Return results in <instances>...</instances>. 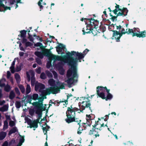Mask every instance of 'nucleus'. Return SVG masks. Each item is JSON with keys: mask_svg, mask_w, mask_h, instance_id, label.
<instances>
[{"mask_svg": "<svg viewBox=\"0 0 146 146\" xmlns=\"http://www.w3.org/2000/svg\"><path fill=\"white\" fill-rule=\"evenodd\" d=\"M88 100L86 101H82L81 104L80 103H78L80 108H78L76 107L73 108L72 105L70 107H68L67 108V110L66 112L67 118L65 120L68 123H70L74 122H76L78 123V124L79 125V127H80V129H83L82 128V125H80V123L81 121V120H78L77 119L75 118V112L78 111L80 110V112L83 113V111L86 108H89V109L92 112V110L90 107L91 104L90 100H89L88 98H86Z\"/></svg>", "mask_w": 146, "mask_h": 146, "instance_id": "nucleus-1", "label": "nucleus"}, {"mask_svg": "<svg viewBox=\"0 0 146 146\" xmlns=\"http://www.w3.org/2000/svg\"><path fill=\"white\" fill-rule=\"evenodd\" d=\"M67 55L68 56V64L71 65L72 67L73 65H75L77 63L78 60L81 62V60L84 58V54L81 53L76 52L75 51H71V52H68L66 53Z\"/></svg>", "mask_w": 146, "mask_h": 146, "instance_id": "nucleus-2", "label": "nucleus"}, {"mask_svg": "<svg viewBox=\"0 0 146 146\" xmlns=\"http://www.w3.org/2000/svg\"><path fill=\"white\" fill-rule=\"evenodd\" d=\"M47 52H45L46 56L52 59L54 61L56 60L62 61L65 63H68V57L69 58V56L68 55L64 56H56L51 53L50 49L47 50Z\"/></svg>", "mask_w": 146, "mask_h": 146, "instance_id": "nucleus-3", "label": "nucleus"}, {"mask_svg": "<svg viewBox=\"0 0 146 146\" xmlns=\"http://www.w3.org/2000/svg\"><path fill=\"white\" fill-rule=\"evenodd\" d=\"M124 27H123L120 31H112L113 33L112 38L113 39L116 40V41L117 42H120V38L123 35L127 34V29H126V31H125Z\"/></svg>", "mask_w": 146, "mask_h": 146, "instance_id": "nucleus-4", "label": "nucleus"}, {"mask_svg": "<svg viewBox=\"0 0 146 146\" xmlns=\"http://www.w3.org/2000/svg\"><path fill=\"white\" fill-rule=\"evenodd\" d=\"M65 84L64 83H61V84L60 85L59 87L56 86V88L55 87H51L49 88L46 89L45 91L46 94H50L51 93L53 94H56L60 91V89H65Z\"/></svg>", "mask_w": 146, "mask_h": 146, "instance_id": "nucleus-5", "label": "nucleus"}, {"mask_svg": "<svg viewBox=\"0 0 146 146\" xmlns=\"http://www.w3.org/2000/svg\"><path fill=\"white\" fill-rule=\"evenodd\" d=\"M43 100V99L40 98L39 99V102H34L32 104L35 108V109L37 110L42 112L46 110V107L43 106L42 102Z\"/></svg>", "mask_w": 146, "mask_h": 146, "instance_id": "nucleus-6", "label": "nucleus"}, {"mask_svg": "<svg viewBox=\"0 0 146 146\" xmlns=\"http://www.w3.org/2000/svg\"><path fill=\"white\" fill-rule=\"evenodd\" d=\"M127 34H129L131 33H132V36H136L137 37H144L146 36V32L145 31L141 32L140 33L138 34L136 33H135L133 29H129L128 31H127Z\"/></svg>", "mask_w": 146, "mask_h": 146, "instance_id": "nucleus-7", "label": "nucleus"}, {"mask_svg": "<svg viewBox=\"0 0 146 146\" xmlns=\"http://www.w3.org/2000/svg\"><path fill=\"white\" fill-rule=\"evenodd\" d=\"M84 19L88 21V23H87V25L89 26L91 28H96L99 24V21L97 20H95L94 18H85Z\"/></svg>", "mask_w": 146, "mask_h": 146, "instance_id": "nucleus-8", "label": "nucleus"}, {"mask_svg": "<svg viewBox=\"0 0 146 146\" xmlns=\"http://www.w3.org/2000/svg\"><path fill=\"white\" fill-rule=\"evenodd\" d=\"M78 77V75L77 73V70L76 68H74L73 69V74L71 77L67 78L68 79L65 81V82H67L69 85H71L74 82V78Z\"/></svg>", "mask_w": 146, "mask_h": 146, "instance_id": "nucleus-9", "label": "nucleus"}, {"mask_svg": "<svg viewBox=\"0 0 146 146\" xmlns=\"http://www.w3.org/2000/svg\"><path fill=\"white\" fill-rule=\"evenodd\" d=\"M104 87L102 86H98L96 88L97 94L101 98L103 99H106L105 94L104 92H100V91L103 92L106 90L105 89L103 88Z\"/></svg>", "mask_w": 146, "mask_h": 146, "instance_id": "nucleus-10", "label": "nucleus"}, {"mask_svg": "<svg viewBox=\"0 0 146 146\" xmlns=\"http://www.w3.org/2000/svg\"><path fill=\"white\" fill-rule=\"evenodd\" d=\"M124 23V21H123L122 22V23L121 24H112L109 27V29H110L111 28L110 27H113L114 28L113 30H111V31L112 32L113 31H120L121 29L123 28V27H125V25H122V23Z\"/></svg>", "mask_w": 146, "mask_h": 146, "instance_id": "nucleus-11", "label": "nucleus"}, {"mask_svg": "<svg viewBox=\"0 0 146 146\" xmlns=\"http://www.w3.org/2000/svg\"><path fill=\"white\" fill-rule=\"evenodd\" d=\"M25 120L27 122L28 125H30V127L31 128L32 127L37 128L38 127L37 123L35 121H32L31 119L28 117H25Z\"/></svg>", "mask_w": 146, "mask_h": 146, "instance_id": "nucleus-12", "label": "nucleus"}, {"mask_svg": "<svg viewBox=\"0 0 146 146\" xmlns=\"http://www.w3.org/2000/svg\"><path fill=\"white\" fill-rule=\"evenodd\" d=\"M96 125H96H92V129H90L89 132V134L90 135L94 134L95 133H96L94 135L95 138H96L97 137H99L100 136V135L99 134V132L98 131L99 130H96Z\"/></svg>", "mask_w": 146, "mask_h": 146, "instance_id": "nucleus-13", "label": "nucleus"}, {"mask_svg": "<svg viewBox=\"0 0 146 146\" xmlns=\"http://www.w3.org/2000/svg\"><path fill=\"white\" fill-rule=\"evenodd\" d=\"M45 88V85L40 83H36L35 86V90L36 91L38 90L40 92H42L44 90H42Z\"/></svg>", "mask_w": 146, "mask_h": 146, "instance_id": "nucleus-14", "label": "nucleus"}, {"mask_svg": "<svg viewBox=\"0 0 146 146\" xmlns=\"http://www.w3.org/2000/svg\"><path fill=\"white\" fill-rule=\"evenodd\" d=\"M44 49V50L42 51V52L40 51L35 52V54L40 58L42 59L44 57V56H46L45 54L46 52H47V50H49V49Z\"/></svg>", "mask_w": 146, "mask_h": 146, "instance_id": "nucleus-15", "label": "nucleus"}, {"mask_svg": "<svg viewBox=\"0 0 146 146\" xmlns=\"http://www.w3.org/2000/svg\"><path fill=\"white\" fill-rule=\"evenodd\" d=\"M58 46H56V48L57 52L58 53L61 52L63 49L65 48V46L61 43H59L58 42Z\"/></svg>", "mask_w": 146, "mask_h": 146, "instance_id": "nucleus-16", "label": "nucleus"}, {"mask_svg": "<svg viewBox=\"0 0 146 146\" xmlns=\"http://www.w3.org/2000/svg\"><path fill=\"white\" fill-rule=\"evenodd\" d=\"M104 89H105L106 92H107L106 97L105 100L106 101H107L108 100H110L111 99L113 98V96L112 94L110 93V90L108 89L106 87H105L104 88H103Z\"/></svg>", "mask_w": 146, "mask_h": 146, "instance_id": "nucleus-17", "label": "nucleus"}, {"mask_svg": "<svg viewBox=\"0 0 146 146\" xmlns=\"http://www.w3.org/2000/svg\"><path fill=\"white\" fill-rule=\"evenodd\" d=\"M87 25L86 27V28H84L82 30L83 32V34L84 35H85L86 33H90L91 32V28Z\"/></svg>", "mask_w": 146, "mask_h": 146, "instance_id": "nucleus-18", "label": "nucleus"}, {"mask_svg": "<svg viewBox=\"0 0 146 146\" xmlns=\"http://www.w3.org/2000/svg\"><path fill=\"white\" fill-rule=\"evenodd\" d=\"M96 128L97 130L101 131L102 129V127H105L104 123L101 124L100 123H98V121H95V123L94 125H96Z\"/></svg>", "mask_w": 146, "mask_h": 146, "instance_id": "nucleus-19", "label": "nucleus"}, {"mask_svg": "<svg viewBox=\"0 0 146 146\" xmlns=\"http://www.w3.org/2000/svg\"><path fill=\"white\" fill-rule=\"evenodd\" d=\"M71 67L72 68V70L69 69L67 71L66 74V77L67 78H69L71 77L72 75V74H73V69L74 68H76L74 65H73V66H72L71 65H70Z\"/></svg>", "mask_w": 146, "mask_h": 146, "instance_id": "nucleus-20", "label": "nucleus"}, {"mask_svg": "<svg viewBox=\"0 0 146 146\" xmlns=\"http://www.w3.org/2000/svg\"><path fill=\"white\" fill-rule=\"evenodd\" d=\"M86 119V123H82V127L84 128V130H85L86 129V127L87 126H89V127H90V126L91 125V123H90V121H91V123L92 122V120H91V121H90V120L88 119Z\"/></svg>", "mask_w": 146, "mask_h": 146, "instance_id": "nucleus-21", "label": "nucleus"}, {"mask_svg": "<svg viewBox=\"0 0 146 146\" xmlns=\"http://www.w3.org/2000/svg\"><path fill=\"white\" fill-rule=\"evenodd\" d=\"M68 95H67V99L66 100H65V99H62L63 100L62 101H59V103H58H58H61L64 102L66 105H67L68 104V100L69 98L70 97H72V95L70 94H68ZM57 105H58V104H57Z\"/></svg>", "mask_w": 146, "mask_h": 146, "instance_id": "nucleus-22", "label": "nucleus"}, {"mask_svg": "<svg viewBox=\"0 0 146 146\" xmlns=\"http://www.w3.org/2000/svg\"><path fill=\"white\" fill-rule=\"evenodd\" d=\"M98 27H96L95 28H92L91 29V32L93 35L94 36H95L97 35L98 33H100V32L97 31Z\"/></svg>", "mask_w": 146, "mask_h": 146, "instance_id": "nucleus-23", "label": "nucleus"}, {"mask_svg": "<svg viewBox=\"0 0 146 146\" xmlns=\"http://www.w3.org/2000/svg\"><path fill=\"white\" fill-rule=\"evenodd\" d=\"M27 31L23 30L20 31L21 34L18 35L19 36H20L22 38H25Z\"/></svg>", "mask_w": 146, "mask_h": 146, "instance_id": "nucleus-24", "label": "nucleus"}, {"mask_svg": "<svg viewBox=\"0 0 146 146\" xmlns=\"http://www.w3.org/2000/svg\"><path fill=\"white\" fill-rule=\"evenodd\" d=\"M15 59H14L13 62L12 63L11 66L10 68V69H11V72L12 73H14L15 72L14 66L15 65Z\"/></svg>", "mask_w": 146, "mask_h": 146, "instance_id": "nucleus-25", "label": "nucleus"}, {"mask_svg": "<svg viewBox=\"0 0 146 146\" xmlns=\"http://www.w3.org/2000/svg\"><path fill=\"white\" fill-rule=\"evenodd\" d=\"M15 77L17 83H19L21 81V78L19 75L17 73H15Z\"/></svg>", "mask_w": 146, "mask_h": 146, "instance_id": "nucleus-26", "label": "nucleus"}, {"mask_svg": "<svg viewBox=\"0 0 146 146\" xmlns=\"http://www.w3.org/2000/svg\"><path fill=\"white\" fill-rule=\"evenodd\" d=\"M49 84L51 86H55V81L53 79H50L48 81Z\"/></svg>", "mask_w": 146, "mask_h": 146, "instance_id": "nucleus-27", "label": "nucleus"}, {"mask_svg": "<svg viewBox=\"0 0 146 146\" xmlns=\"http://www.w3.org/2000/svg\"><path fill=\"white\" fill-rule=\"evenodd\" d=\"M95 117V115L93 114H91L88 115L87 114L86 115V119L90 120V121H91V120H92L94 119Z\"/></svg>", "mask_w": 146, "mask_h": 146, "instance_id": "nucleus-28", "label": "nucleus"}, {"mask_svg": "<svg viewBox=\"0 0 146 146\" xmlns=\"http://www.w3.org/2000/svg\"><path fill=\"white\" fill-rule=\"evenodd\" d=\"M17 131V127H15L11 129L9 131V135H11L13 133H14Z\"/></svg>", "mask_w": 146, "mask_h": 146, "instance_id": "nucleus-29", "label": "nucleus"}, {"mask_svg": "<svg viewBox=\"0 0 146 146\" xmlns=\"http://www.w3.org/2000/svg\"><path fill=\"white\" fill-rule=\"evenodd\" d=\"M34 46H35L40 47V48L41 50L44 49V47L43 45L40 42H38L36 43H35L34 44Z\"/></svg>", "mask_w": 146, "mask_h": 146, "instance_id": "nucleus-30", "label": "nucleus"}, {"mask_svg": "<svg viewBox=\"0 0 146 146\" xmlns=\"http://www.w3.org/2000/svg\"><path fill=\"white\" fill-rule=\"evenodd\" d=\"M6 81L5 78H2L0 80V87L1 88L4 87L5 86V84L4 82Z\"/></svg>", "mask_w": 146, "mask_h": 146, "instance_id": "nucleus-31", "label": "nucleus"}, {"mask_svg": "<svg viewBox=\"0 0 146 146\" xmlns=\"http://www.w3.org/2000/svg\"><path fill=\"white\" fill-rule=\"evenodd\" d=\"M6 135V133L4 132H2L0 133V140L4 139Z\"/></svg>", "mask_w": 146, "mask_h": 146, "instance_id": "nucleus-32", "label": "nucleus"}, {"mask_svg": "<svg viewBox=\"0 0 146 146\" xmlns=\"http://www.w3.org/2000/svg\"><path fill=\"white\" fill-rule=\"evenodd\" d=\"M15 95L13 91H11L10 93L9 96V98L11 100H13L15 97Z\"/></svg>", "mask_w": 146, "mask_h": 146, "instance_id": "nucleus-33", "label": "nucleus"}, {"mask_svg": "<svg viewBox=\"0 0 146 146\" xmlns=\"http://www.w3.org/2000/svg\"><path fill=\"white\" fill-rule=\"evenodd\" d=\"M64 65L63 63L62 62H59L56 65V66L59 69H62L63 68V66Z\"/></svg>", "mask_w": 146, "mask_h": 146, "instance_id": "nucleus-34", "label": "nucleus"}, {"mask_svg": "<svg viewBox=\"0 0 146 146\" xmlns=\"http://www.w3.org/2000/svg\"><path fill=\"white\" fill-rule=\"evenodd\" d=\"M4 90L7 92H9L11 89V87L8 84H7L6 85H5V86L4 87Z\"/></svg>", "mask_w": 146, "mask_h": 146, "instance_id": "nucleus-35", "label": "nucleus"}, {"mask_svg": "<svg viewBox=\"0 0 146 146\" xmlns=\"http://www.w3.org/2000/svg\"><path fill=\"white\" fill-rule=\"evenodd\" d=\"M32 100H36L39 99L40 98H38V95L37 94H33V96H32Z\"/></svg>", "mask_w": 146, "mask_h": 146, "instance_id": "nucleus-36", "label": "nucleus"}, {"mask_svg": "<svg viewBox=\"0 0 146 146\" xmlns=\"http://www.w3.org/2000/svg\"><path fill=\"white\" fill-rule=\"evenodd\" d=\"M18 86L21 92L23 94L24 93L25 91V89L24 86L22 84H19V85Z\"/></svg>", "mask_w": 146, "mask_h": 146, "instance_id": "nucleus-37", "label": "nucleus"}, {"mask_svg": "<svg viewBox=\"0 0 146 146\" xmlns=\"http://www.w3.org/2000/svg\"><path fill=\"white\" fill-rule=\"evenodd\" d=\"M35 113L38 115V118L40 119L42 116V112L37 110H36Z\"/></svg>", "mask_w": 146, "mask_h": 146, "instance_id": "nucleus-38", "label": "nucleus"}, {"mask_svg": "<svg viewBox=\"0 0 146 146\" xmlns=\"http://www.w3.org/2000/svg\"><path fill=\"white\" fill-rule=\"evenodd\" d=\"M42 1L43 0H40L38 3V5L40 9V11H41L42 9H43L44 7L41 5V2H42Z\"/></svg>", "mask_w": 146, "mask_h": 146, "instance_id": "nucleus-39", "label": "nucleus"}, {"mask_svg": "<svg viewBox=\"0 0 146 146\" xmlns=\"http://www.w3.org/2000/svg\"><path fill=\"white\" fill-rule=\"evenodd\" d=\"M27 102L29 104H32L33 103H32L31 102L32 100V96L30 95H27Z\"/></svg>", "mask_w": 146, "mask_h": 146, "instance_id": "nucleus-40", "label": "nucleus"}, {"mask_svg": "<svg viewBox=\"0 0 146 146\" xmlns=\"http://www.w3.org/2000/svg\"><path fill=\"white\" fill-rule=\"evenodd\" d=\"M31 91V88L30 86L27 84V85L26 90V93L27 94H28Z\"/></svg>", "mask_w": 146, "mask_h": 146, "instance_id": "nucleus-41", "label": "nucleus"}, {"mask_svg": "<svg viewBox=\"0 0 146 146\" xmlns=\"http://www.w3.org/2000/svg\"><path fill=\"white\" fill-rule=\"evenodd\" d=\"M35 80V78L34 77V75L33 74L32 75L31 77V86H33L34 84Z\"/></svg>", "mask_w": 146, "mask_h": 146, "instance_id": "nucleus-42", "label": "nucleus"}, {"mask_svg": "<svg viewBox=\"0 0 146 146\" xmlns=\"http://www.w3.org/2000/svg\"><path fill=\"white\" fill-rule=\"evenodd\" d=\"M20 136L21 137V138L19 139V144H21V145H22L23 143H24L25 141L24 136H22L21 135H20Z\"/></svg>", "mask_w": 146, "mask_h": 146, "instance_id": "nucleus-43", "label": "nucleus"}, {"mask_svg": "<svg viewBox=\"0 0 146 146\" xmlns=\"http://www.w3.org/2000/svg\"><path fill=\"white\" fill-rule=\"evenodd\" d=\"M15 107L17 108H19L21 107V103L20 101H17L15 103Z\"/></svg>", "mask_w": 146, "mask_h": 146, "instance_id": "nucleus-44", "label": "nucleus"}, {"mask_svg": "<svg viewBox=\"0 0 146 146\" xmlns=\"http://www.w3.org/2000/svg\"><path fill=\"white\" fill-rule=\"evenodd\" d=\"M42 129L44 133V134L46 135V140H47L48 138V136L47 135V131H48V130L47 129L46 127H43Z\"/></svg>", "mask_w": 146, "mask_h": 146, "instance_id": "nucleus-45", "label": "nucleus"}, {"mask_svg": "<svg viewBox=\"0 0 146 146\" xmlns=\"http://www.w3.org/2000/svg\"><path fill=\"white\" fill-rule=\"evenodd\" d=\"M7 107L5 105L0 108V110L1 111L3 112L7 110Z\"/></svg>", "mask_w": 146, "mask_h": 146, "instance_id": "nucleus-46", "label": "nucleus"}, {"mask_svg": "<svg viewBox=\"0 0 146 146\" xmlns=\"http://www.w3.org/2000/svg\"><path fill=\"white\" fill-rule=\"evenodd\" d=\"M110 17H111L110 19H111V20L112 21H114L115 19H117L118 16H117V15L116 16H113L111 14V13H110Z\"/></svg>", "mask_w": 146, "mask_h": 146, "instance_id": "nucleus-47", "label": "nucleus"}, {"mask_svg": "<svg viewBox=\"0 0 146 146\" xmlns=\"http://www.w3.org/2000/svg\"><path fill=\"white\" fill-rule=\"evenodd\" d=\"M40 77L41 79H45L46 78V77L45 74L44 72H42L40 74Z\"/></svg>", "mask_w": 146, "mask_h": 146, "instance_id": "nucleus-48", "label": "nucleus"}, {"mask_svg": "<svg viewBox=\"0 0 146 146\" xmlns=\"http://www.w3.org/2000/svg\"><path fill=\"white\" fill-rule=\"evenodd\" d=\"M8 127V123L7 120H5L4 122L3 128L7 129Z\"/></svg>", "mask_w": 146, "mask_h": 146, "instance_id": "nucleus-49", "label": "nucleus"}, {"mask_svg": "<svg viewBox=\"0 0 146 146\" xmlns=\"http://www.w3.org/2000/svg\"><path fill=\"white\" fill-rule=\"evenodd\" d=\"M119 12L117 14V16H121L124 15V16H126L127 15V13H123V12Z\"/></svg>", "mask_w": 146, "mask_h": 146, "instance_id": "nucleus-50", "label": "nucleus"}, {"mask_svg": "<svg viewBox=\"0 0 146 146\" xmlns=\"http://www.w3.org/2000/svg\"><path fill=\"white\" fill-rule=\"evenodd\" d=\"M35 112V111L33 109H31L29 110V113L31 116L34 115Z\"/></svg>", "mask_w": 146, "mask_h": 146, "instance_id": "nucleus-51", "label": "nucleus"}, {"mask_svg": "<svg viewBox=\"0 0 146 146\" xmlns=\"http://www.w3.org/2000/svg\"><path fill=\"white\" fill-rule=\"evenodd\" d=\"M33 45V44L31 43V42H30L29 41H27L25 43V45L26 46V47H27L28 46H32Z\"/></svg>", "mask_w": 146, "mask_h": 146, "instance_id": "nucleus-52", "label": "nucleus"}, {"mask_svg": "<svg viewBox=\"0 0 146 146\" xmlns=\"http://www.w3.org/2000/svg\"><path fill=\"white\" fill-rule=\"evenodd\" d=\"M15 90L16 94L18 96L20 95V93L19 89L17 87H15Z\"/></svg>", "mask_w": 146, "mask_h": 146, "instance_id": "nucleus-53", "label": "nucleus"}, {"mask_svg": "<svg viewBox=\"0 0 146 146\" xmlns=\"http://www.w3.org/2000/svg\"><path fill=\"white\" fill-rule=\"evenodd\" d=\"M122 12L124 13L125 12L127 14L128 12V10L126 8L123 7L122 9Z\"/></svg>", "mask_w": 146, "mask_h": 146, "instance_id": "nucleus-54", "label": "nucleus"}, {"mask_svg": "<svg viewBox=\"0 0 146 146\" xmlns=\"http://www.w3.org/2000/svg\"><path fill=\"white\" fill-rule=\"evenodd\" d=\"M15 125L14 122L12 120H11L9 122V125L11 127H13Z\"/></svg>", "mask_w": 146, "mask_h": 146, "instance_id": "nucleus-55", "label": "nucleus"}, {"mask_svg": "<svg viewBox=\"0 0 146 146\" xmlns=\"http://www.w3.org/2000/svg\"><path fill=\"white\" fill-rule=\"evenodd\" d=\"M28 35H29V39L30 41L33 42L34 40V39L32 35L29 33H28Z\"/></svg>", "mask_w": 146, "mask_h": 146, "instance_id": "nucleus-56", "label": "nucleus"}, {"mask_svg": "<svg viewBox=\"0 0 146 146\" xmlns=\"http://www.w3.org/2000/svg\"><path fill=\"white\" fill-rule=\"evenodd\" d=\"M52 66L51 61L48 62L46 64V67L48 68H49Z\"/></svg>", "mask_w": 146, "mask_h": 146, "instance_id": "nucleus-57", "label": "nucleus"}, {"mask_svg": "<svg viewBox=\"0 0 146 146\" xmlns=\"http://www.w3.org/2000/svg\"><path fill=\"white\" fill-rule=\"evenodd\" d=\"M46 74L49 78H52L53 77L52 74L49 71H48L46 72Z\"/></svg>", "mask_w": 146, "mask_h": 146, "instance_id": "nucleus-58", "label": "nucleus"}, {"mask_svg": "<svg viewBox=\"0 0 146 146\" xmlns=\"http://www.w3.org/2000/svg\"><path fill=\"white\" fill-rule=\"evenodd\" d=\"M19 48L20 49V50H21L23 51H25V49L23 48V47L22 46V44L21 42H20L19 44Z\"/></svg>", "mask_w": 146, "mask_h": 146, "instance_id": "nucleus-59", "label": "nucleus"}, {"mask_svg": "<svg viewBox=\"0 0 146 146\" xmlns=\"http://www.w3.org/2000/svg\"><path fill=\"white\" fill-rule=\"evenodd\" d=\"M36 62L39 65L42 64V62L41 60L38 58H37L36 59Z\"/></svg>", "mask_w": 146, "mask_h": 146, "instance_id": "nucleus-60", "label": "nucleus"}, {"mask_svg": "<svg viewBox=\"0 0 146 146\" xmlns=\"http://www.w3.org/2000/svg\"><path fill=\"white\" fill-rule=\"evenodd\" d=\"M21 66H16V71L17 72H18L21 71Z\"/></svg>", "mask_w": 146, "mask_h": 146, "instance_id": "nucleus-61", "label": "nucleus"}, {"mask_svg": "<svg viewBox=\"0 0 146 146\" xmlns=\"http://www.w3.org/2000/svg\"><path fill=\"white\" fill-rule=\"evenodd\" d=\"M54 76V78L55 79H56L58 77V75L57 73L54 71L52 72Z\"/></svg>", "mask_w": 146, "mask_h": 146, "instance_id": "nucleus-62", "label": "nucleus"}, {"mask_svg": "<svg viewBox=\"0 0 146 146\" xmlns=\"http://www.w3.org/2000/svg\"><path fill=\"white\" fill-rule=\"evenodd\" d=\"M83 130V129H80V127H79L77 132V134L79 135H80L82 133L81 131H82Z\"/></svg>", "mask_w": 146, "mask_h": 146, "instance_id": "nucleus-63", "label": "nucleus"}, {"mask_svg": "<svg viewBox=\"0 0 146 146\" xmlns=\"http://www.w3.org/2000/svg\"><path fill=\"white\" fill-rule=\"evenodd\" d=\"M134 33H137L138 32L139 33V34L140 33H139L140 32H139V29L138 28H134Z\"/></svg>", "mask_w": 146, "mask_h": 146, "instance_id": "nucleus-64", "label": "nucleus"}]
</instances>
